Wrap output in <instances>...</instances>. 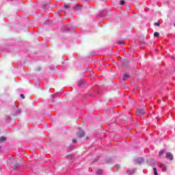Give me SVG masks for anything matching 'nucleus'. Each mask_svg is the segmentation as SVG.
<instances>
[{
    "mask_svg": "<svg viewBox=\"0 0 175 175\" xmlns=\"http://www.w3.org/2000/svg\"><path fill=\"white\" fill-rule=\"evenodd\" d=\"M10 165L13 169H17L21 166V161L18 159H14L11 161Z\"/></svg>",
    "mask_w": 175,
    "mask_h": 175,
    "instance_id": "nucleus-1",
    "label": "nucleus"
},
{
    "mask_svg": "<svg viewBox=\"0 0 175 175\" xmlns=\"http://www.w3.org/2000/svg\"><path fill=\"white\" fill-rule=\"evenodd\" d=\"M144 114H146V111H144V109H137L136 110V116H137L138 117H143Z\"/></svg>",
    "mask_w": 175,
    "mask_h": 175,
    "instance_id": "nucleus-2",
    "label": "nucleus"
},
{
    "mask_svg": "<svg viewBox=\"0 0 175 175\" xmlns=\"http://www.w3.org/2000/svg\"><path fill=\"white\" fill-rule=\"evenodd\" d=\"M85 135V134L84 133V131L83 130H80L77 133V136L79 139H81V137H84Z\"/></svg>",
    "mask_w": 175,
    "mask_h": 175,
    "instance_id": "nucleus-3",
    "label": "nucleus"
},
{
    "mask_svg": "<svg viewBox=\"0 0 175 175\" xmlns=\"http://www.w3.org/2000/svg\"><path fill=\"white\" fill-rule=\"evenodd\" d=\"M165 157L167 159H169V161H172L173 159V154H172L170 152H167Z\"/></svg>",
    "mask_w": 175,
    "mask_h": 175,
    "instance_id": "nucleus-4",
    "label": "nucleus"
},
{
    "mask_svg": "<svg viewBox=\"0 0 175 175\" xmlns=\"http://www.w3.org/2000/svg\"><path fill=\"white\" fill-rule=\"evenodd\" d=\"M73 9L76 12H80V10H81V5H77L75 7L73 8Z\"/></svg>",
    "mask_w": 175,
    "mask_h": 175,
    "instance_id": "nucleus-5",
    "label": "nucleus"
},
{
    "mask_svg": "<svg viewBox=\"0 0 175 175\" xmlns=\"http://www.w3.org/2000/svg\"><path fill=\"white\" fill-rule=\"evenodd\" d=\"M160 167L163 172H166L167 169V167L163 163L160 165Z\"/></svg>",
    "mask_w": 175,
    "mask_h": 175,
    "instance_id": "nucleus-6",
    "label": "nucleus"
},
{
    "mask_svg": "<svg viewBox=\"0 0 175 175\" xmlns=\"http://www.w3.org/2000/svg\"><path fill=\"white\" fill-rule=\"evenodd\" d=\"M128 78H129V75L126 73H124L123 75L122 80L125 81V80H126Z\"/></svg>",
    "mask_w": 175,
    "mask_h": 175,
    "instance_id": "nucleus-7",
    "label": "nucleus"
},
{
    "mask_svg": "<svg viewBox=\"0 0 175 175\" xmlns=\"http://www.w3.org/2000/svg\"><path fill=\"white\" fill-rule=\"evenodd\" d=\"M165 154V150H162L159 152V157L161 158V157Z\"/></svg>",
    "mask_w": 175,
    "mask_h": 175,
    "instance_id": "nucleus-8",
    "label": "nucleus"
},
{
    "mask_svg": "<svg viewBox=\"0 0 175 175\" xmlns=\"http://www.w3.org/2000/svg\"><path fill=\"white\" fill-rule=\"evenodd\" d=\"M138 162H139V165H141V163H143V162H144V159L142 157L139 158Z\"/></svg>",
    "mask_w": 175,
    "mask_h": 175,
    "instance_id": "nucleus-9",
    "label": "nucleus"
},
{
    "mask_svg": "<svg viewBox=\"0 0 175 175\" xmlns=\"http://www.w3.org/2000/svg\"><path fill=\"white\" fill-rule=\"evenodd\" d=\"M5 140H6L5 137H0V143H3V142H5Z\"/></svg>",
    "mask_w": 175,
    "mask_h": 175,
    "instance_id": "nucleus-10",
    "label": "nucleus"
},
{
    "mask_svg": "<svg viewBox=\"0 0 175 175\" xmlns=\"http://www.w3.org/2000/svg\"><path fill=\"white\" fill-rule=\"evenodd\" d=\"M103 174V171L102 170H98L96 172V174L101 175Z\"/></svg>",
    "mask_w": 175,
    "mask_h": 175,
    "instance_id": "nucleus-11",
    "label": "nucleus"
},
{
    "mask_svg": "<svg viewBox=\"0 0 175 175\" xmlns=\"http://www.w3.org/2000/svg\"><path fill=\"white\" fill-rule=\"evenodd\" d=\"M154 38H158V36H159V32L158 31L154 32Z\"/></svg>",
    "mask_w": 175,
    "mask_h": 175,
    "instance_id": "nucleus-12",
    "label": "nucleus"
},
{
    "mask_svg": "<svg viewBox=\"0 0 175 175\" xmlns=\"http://www.w3.org/2000/svg\"><path fill=\"white\" fill-rule=\"evenodd\" d=\"M77 84L79 87H81V85H84V81L78 82Z\"/></svg>",
    "mask_w": 175,
    "mask_h": 175,
    "instance_id": "nucleus-13",
    "label": "nucleus"
},
{
    "mask_svg": "<svg viewBox=\"0 0 175 175\" xmlns=\"http://www.w3.org/2000/svg\"><path fill=\"white\" fill-rule=\"evenodd\" d=\"M153 170H154V175H158V172H157V168H156V167H154V168H153Z\"/></svg>",
    "mask_w": 175,
    "mask_h": 175,
    "instance_id": "nucleus-14",
    "label": "nucleus"
},
{
    "mask_svg": "<svg viewBox=\"0 0 175 175\" xmlns=\"http://www.w3.org/2000/svg\"><path fill=\"white\" fill-rule=\"evenodd\" d=\"M120 5H121L122 6H123V5H125V1L121 0V1H120Z\"/></svg>",
    "mask_w": 175,
    "mask_h": 175,
    "instance_id": "nucleus-15",
    "label": "nucleus"
},
{
    "mask_svg": "<svg viewBox=\"0 0 175 175\" xmlns=\"http://www.w3.org/2000/svg\"><path fill=\"white\" fill-rule=\"evenodd\" d=\"M118 44H125V42L124 41H119L118 42Z\"/></svg>",
    "mask_w": 175,
    "mask_h": 175,
    "instance_id": "nucleus-16",
    "label": "nucleus"
},
{
    "mask_svg": "<svg viewBox=\"0 0 175 175\" xmlns=\"http://www.w3.org/2000/svg\"><path fill=\"white\" fill-rule=\"evenodd\" d=\"M154 25H155L156 27H159V25H161V24H159V23H158V22H155V23H154Z\"/></svg>",
    "mask_w": 175,
    "mask_h": 175,
    "instance_id": "nucleus-17",
    "label": "nucleus"
},
{
    "mask_svg": "<svg viewBox=\"0 0 175 175\" xmlns=\"http://www.w3.org/2000/svg\"><path fill=\"white\" fill-rule=\"evenodd\" d=\"M115 167H117L118 169H120L121 166L119 164L115 165Z\"/></svg>",
    "mask_w": 175,
    "mask_h": 175,
    "instance_id": "nucleus-18",
    "label": "nucleus"
},
{
    "mask_svg": "<svg viewBox=\"0 0 175 175\" xmlns=\"http://www.w3.org/2000/svg\"><path fill=\"white\" fill-rule=\"evenodd\" d=\"M72 143H77V140L76 139H74L72 140Z\"/></svg>",
    "mask_w": 175,
    "mask_h": 175,
    "instance_id": "nucleus-19",
    "label": "nucleus"
},
{
    "mask_svg": "<svg viewBox=\"0 0 175 175\" xmlns=\"http://www.w3.org/2000/svg\"><path fill=\"white\" fill-rule=\"evenodd\" d=\"M21 97L22 99H25V96H24V94H21Z\"/></svg>",
    "mask_w": 175,
    "mask_h": 175,
    "instance_id": "nucleus-20",
    "label": "nucleus"
},
{
    "mask_svg": "<svg viewBox=\"0 0 175 175\" xmlns=\"http://www.w3.org/2000/svg\"><path fill=\"white\" fill-rule=\"evenodd\" d=\"M65 9H69V5H65Z\"/></svg>",
    "mask_w": 175,
    "mask_h": 175,
    "instance_id": "nucleus-21",
    "label": "nucleus"
},
{
    "mask_svg": "<svg viewBox=\"0 0 175 175\" xmlns=\"http://www.w3.org/2000/svg\"><path fill=\"white\" fill-rule=\"evenodd\" d=\"M112 121H113V123L114 124V123H116V119L114 118V119H112Z\"/></svg>",
    "mask_w": 175,
    "mask_h": 175,
    "instance_id": "nucleus-22",
    "label": "nucleus"
},
{
    "mask_svg": "<svg viewBox=\"0 0 175 175\" xmlns=\"http://www.w3.org/2000/svg\"><path fill=\"white\" fill-rule=\"evenodd\" d=\"M134 173H135V172H133L132 173L130 174V175H131V174H133Z\"/></svg>",
    "mask_w": 175,
    "mask_h": 175,
    "instance_id": "nucleus-23",
    "label": "nucleus"
},
{
    "mask_svg": "<svg viewBox=\"0 0 175 175\" xmlns=\"http://www.w3.org/2000/svg\"><path fill=\"white\" fill-rule=\"evenodd\" d=\"M157 120H159V117L157 116Z\"/></svg>",
    "mask_w": 175,
    "mask_h": 175,
    "instance_id": "nucleus-24",
    "label": "nucleus"
}]
</instances>
